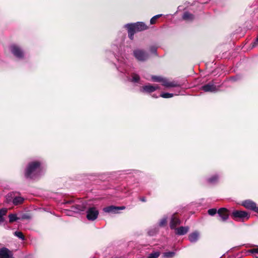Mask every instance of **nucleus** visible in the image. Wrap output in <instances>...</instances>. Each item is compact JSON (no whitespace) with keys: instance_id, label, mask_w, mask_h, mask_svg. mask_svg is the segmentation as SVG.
<instances>
[{"instance_id":"nucleus-4","label":"nucleus","mask_w":258,"mask_h":258,"mask_svg":"<svg viewBox=\"0 0 258 258\" xmlns=\"http://www.w3.org/2000/svg\"><path fill=\"white\" fill-rule=\"evenodd\" d=\"M86 213L87 219L90 221H94L97 218L99 211L95 207H90L87 210Z\"/></svg>"},{"instance_id":"nucleus-12","label":"nucleus","mask_w":258,"mask_h":258,"mask_svg":"<svg viewBox=\"0 0 258 258\" xmlns=\"http://www.w3.org/2000/svg\"><path fill=\"white\" fill-rule=\"evenodd\" d=\"M12 255V252L8 248H0V258H10Z\"/></svg>"},{"instance_id":"nucleus-15","label":"nucleus","mask_w":258,"mask_h":258,"mask_svg":"<svg viewBox=\"0 0 258 258\" xmlns=\"http://www.w3.org/2000/svg\"><path fill=\"white\" fill-rule=\"evenodd\" d=\"M180 224V221L179 219L176 218L174 215H173L171 218L170 227L172 229H176V227Z\"/></svg>"},{"instance_id":"nucleus-13","label":"nucleus","mask_w":258,"mask_h":258,"mask_svg":"<svg viewBox=\"0 0 258 258\" xmlns=\"http://www.w3.org/2000/svg\"><path fill=\"white\" fill-rule=\"evenodd\" d=\"M200 233L198 231H195L188 235V239L191 243H196L200 238Z\"/></svg>"},{"instance_id":"nucleus-16","label":"nucleus","mask_w":258,"mask_h":258,"mask_svg":"<svg viewBox=\"0 0 258 258\" xmlns=\"http://www.w3.org/2000/svg\"><path fill=\"white\" fill-rule=\"evenodd\" d=\"M188 227L181 226L175 229L176 234L179 235H184L188 232Z\"/></svg>"},{"instance_id":"nucleus-10","label":"nucleus","mask_w":258,"mask_h":258,"mask_svg":"<svg viewBox=\"0 0 258 258\" xmlns=\"http://www.w3.org/2000/svg\"><path fill=\"white\" fill-rule=\"evenodd\" d=\"M217 213L223 222L226 221L229 218L228 210L225 208L219 209Z\"/></svg>"},{"instance_id":"nucleus-19","label":"nucleus","mask_w":258,"mask_h":258,"mask_svg":"<svg viewBox=\"0 0 258 258\" xmlns=\"http://www.w3.org/2000/svg\"><path fill=\"white\" fill-rule=\"evenodd\" d=\"M182 18L185 20L189 21L194 19V16L191 14L186 12L184 13Z\"/></svg>"},{"instance_id":"nucleus-7","label":"nucleus","mask_w":258,"mask_h":258,"mask_svg":"<svg viewBox=\"0 0 258 258\" xmlns=\"http://www.w3.org/2000/svg\"><path fill=\"white\" fill-rule=\"evenodd\" d=\"M201 89L205 92H216L219 90L218 88L216 87L213 82H210L209 83L201 87Z\"/></svg>"},{"instance_id":"nucleus-32","label":"nucleus","mask_w":258,"mask_h":258,"mask_svg":"<svg viewBox=\"0 0 258 258\" xmlns=\"http://www.w3.org/2000/svg\"><path fill=\"white\" fill-rule=\"evenodd\" d=\"M157 230L156 229H154L153 230H151L149 231L148 234L150 235H153L156 233H157Z\"/></svg>"},{"instance_id":"nucleus-24","label":"nucleus","mask_w":258,"mask_h":258,"mask_svg":"<svg viewBox=\"0 0 258 258\" xmlns=\"http://www.w3.org/2000/svg\"><path fill=\"white\" fill-rule=\"evenodd\" d=\"M10 222H14L18 219L16 214H10L9 216Z\"/></svg>"},{"instance_id":"nucleus-21","label":"nucleus","mask_w":258,"mask_h":258,"mask_svg":"<svg viewBox=\"0 0 258 258\" xmlns=\"http://www.w3.org/2000/svg\"><path fill=\"white\" fill-rule=\"evenodd\" d=\"M132 79L131 80V82L134 83H138L140 81V77L139 75L133 74L132 76Z\"/></svg>"},{"instance_id":"nucleus-3","label":"nucleus","mask_w":258,"mask_h":258,"mask_svg":"<svg viewBox=\"0 0 258 258\" xmlns=\"http://www.w3.org/2000/svg\"><path fill=\"white\" fill-rule=\"evenodd\" d=\"M133 54L135 57L139 61H146L149 57L148 53L145 50L137 49L134 50Z\"/></svg>"},{"instance_id":"nucleus-30","label":"nucleus","mask_w":258,"mask_h":258,"mask_svg":"<svg viewBox=\"0 0 258 258\" xmlns=\"http://www.w3.org/2000/svg\"><path fill=\"white\" fill-rule=\"evenodd\" d=\"M218 179L217 175H214L213 177L209 179V182L211 183H215Z\"/></svg>"},{"instance_id":"nucleus-23","label":"nucleus","mask_w":258,"mask_h":258,"mask_svg":"<svg viewBox=\"0 0 258 258\" xmlns=\"http://www.w3.org/2000/svg\"><path fill=\"white\" fill-rule=\"evenodd\" d=\"M175 255V252L173 251L166 252L163 253V256L165 258H171Z\"/></svg>"},{"instance_id":"nucleus-6","label":"nucleus","mask_w":258,"mask_h":258,"mask_svg":"<svg viewBox=\"0 0 258 258\" xmlns=\"http://www.w3.org/2000/svg\"><path fill=\"white\" fill-rule=\"evenodd\" d=\"M242 205L247 209L253 211L258 213V207L256 204L251 200H245L242 203Z\"/></svg>"},{"instance_id":"nucleus-27","label":"nucleus","mask_w":258,"mask_h":258,"mask_svg":"<svg viewBox=\"0 0 258 258\" xmlns=\"http://www.w3.org/2000/svg\"><path fill=\"white\" fill-rule=\"evenodd\" d=\"M15 235L22 240L25 239V237L23 233L20 231H16L14 233Z\"/></svg>"},{"instance_id":"nucleus-28","label":"nucleus","mask_w":258,"mask_h":258,"mask_svg":"<svg viewBox=\"0 0 258 258\" xmlns=\"http://www.w3.org/2000/svg\"><path fill=\"white\" fill-rule=\"evenodd\" d=\"M160 255V253L159 252H154L151 253L149 254V255L147 258H158Z\"/></svg>"},{"instance_id":"nucleus-11","label":"nucleus","mask_w":258,"mask_h":258,"mask_svg":"<svg viewBox=\"0 0 258 258\" xmlns=\"http://www.w3.org/2000/svg\"><path fill=\"white\" fill-rule=\"evenodd\" d=\"M11 50L13 54L19 58H22L23 52L21 48L17 45H13L11 46Z\"/></svg>"},{"instance_id":"nucleus-2","label":"nucleus","mask_w":258,"mask_h":258,"mask_svg":"<svg viewBox=\"0 0 258 258\" xmlns=\"http://www.w3.org/2000/svg\"><path fill=\"white\" fill-rule=\"evenodd\" d=\"M152 80L154 82L161 83L163 86L167 88L176 87L179 86V84L176 82H169L167 79L160 76H153Z\"/></svg>"},{"instance_id":"nucleus-31","label":"nucleus","mask_w":258,"mask_h":258,"mask_svg":"<svg viewBox=\"0 0 258 258\" xmlns=\"http://www.w3.org/2000/svg\"><path fill=\"white\" fill-rule=\"evenodd\" d=\"M208 214L211 216H214L217 213L216 209H210L208 211Z\"/></svg>"},{"instance_id":"nucleus-9","label":"nucleus","mask_w":258,"mask_h":258,"mask_svg":"<svg viewBox=\"0 0 258 258\" xmlns=\"http://www.w3.org/2000/svg\"><path fill=\"white\" fill-rule=\"evenodd\" d=\"M125 209V207H116L114 206H110L103 208V211L105 213H118V211L120 210H123Z\"/></svg>"},{"instance_id":"nucleus-1","label":"nucleus","mask_w":258,"mask_h":258,"mask_svg":"<svg viewBox=\"0 0 258 258\" xmlns=\"http://www.w3.org/2000/svg\"><path fill=\"white\" fill-rule=\"evenodd\" d=\"M40 163L35 161L30 163L26 169L25 176L27 178H35L41 175Z\"/></svg>"},{"instance_id":"nucleus-8","label":"nucleus","mask_w":258,"mask_h":258,"mask_svg":"<svg viewBox=\"0 0 258 258\" xmlns=\"http://www.w3.org/2000/svg\"><path fill=\"white\" fill-rule=\"evenodd\" d=\"M231 216L234 219H236L237 218L244 219L245 218L248 219L249 217L246 212L238 210L234 211L232 213Z\"/></svg>"},{"instance_id":"nucleus-17","label":"nucleus","mask_w":258,"mask_h":258,"mask_svg":"<svg viewBox=\"0 0 258 258\" xmlns=\"http://www.w3.org/2000/svg\"><path fill=\"white\" fill-rule=\"evenodd\" d=\"M85 209V206L84 204L82 205H75L72 207L71 211L74 212H79L80 211H83Z\"/></svg>"},{"instance_id":"nucleus-20","label":"nucleus","mask_w":258,"mask_h":258,"mask_svg":"<svg viewBox=\"0 0 258 258\" xmlns=\"http://www.w3.org/2000/svg\"><path fill=\"white\" fill-rule=\"evenodd\" d=\"M126 28L128 31V34L129 38L133 40L134 38V35L136 32L133 28H132L131 27H125Z\"/></svg>"},{"instance_id":"nucleus-26","label":"nucleus","mask_w":258,"mask_h":258,"mask_svg":"<svg viewBox=\"0 0 258 258\" xmlns=\"http://www.w3.org/2000/svg\"><path fill=\"white\" fill-rule=\"evenodd\" d=\"M174 94L172 93H162L161 94L160 96L164 98H169L172 97Z\"/></svg>"},{"instance_id":"nucleus-22","label":"nucleus","mask_w":258,"mask_h":258,"mask_svg":"<svg viewBox=\"0 0 258 258\" xmlns=\"http://www.w3.org/2000/svg\"><path fill=\"white\" fill-rule=\"evenodd\" d=\"M7 212V209H2L0 210V223L4 221L3 216L6 214Z\"/></svg>"},{"instance_id":"nucleus-34","label":"nucleus","mask_w":258,"mask_h":258,"mask_svg":"<svg viewBox=\"0 0 258 258\" xmlns=\"http://www.w3.org/2000/svg\"><path fill=\"white\" fill-rule=\"evenodd\" d=\"M140 200L143 202H145L146 201V198L145 197H142L140 199Z\"/></svg>"},{"instance_id":"nucleus-18","label":"nucleus","mask_w":258,"mask_h":258,"mask_svg":"<svg viewBox=\"0 0 258 258\" xmlns=\"http://www.w3.org/2000/svg\"><path fill=\"white\" fill-rule=\"evenodd\" d=\"M24 199L21 197H16L13 200V203L15 205H17L23 202Z\"/></svg>"},{"instance_id":"nucleus-25","label":"nucleus","mask_w":258,"mask_h":258,"mask_svg":"<svg viewBox=\"0 0 258 258\" xmlns=\"http://www.w3.org/2000/svg\"><path fill=\"white\" fill-rule=\"evenodd\" d=\"M167 217H164L162 219H161L159 223V226L161 227L165 226L167 223Z\"/></svg>"},{"instance_id":"nucleus-14","label":"nucleus","mask_w":258,"mask_h":258,"mask_svg":"<svg viewBox=\"0 0 258 258\" xmlns=\"http://www.w3.org/2000/svg\"><path fill=\"white\" fill-rule=\"evenodd\" d=\"M159 89V87L158 85H148L144 86L143 87L142 91L146 92L148 93H151L155 91V90Z\"/></svg>"},{"instance_id":"nucleus-29","label":"nucleus","mask_w":258,"mask_h":258,"mask_svg":"<svg viewBox=\"0 0 258 258\" xmlns=\"http://www.w3.org/2000/svg\"><path fill=\"white\" fill-rule=\"evenodd\" d=\"M162 16L161 14H159V15H157L154 17H153L151 20H150V23L151 24H154L156 22V20L159 18V17H160L161 16Z\"/></svg>"},{"instance_id":"nucleus-33","label":"nucleus","mask_w":258,"mask_h":258,"mask_svg":"<svg viewBox=\"0 0 258 258\" xmlns=\"http://www.w3.org/2000/svg\"><path fill=\"white\" fill-rule=\"evenodd\" d=\"M151 51L152 52H155L156 51V48L155 47L151 48Z\"/></svg>"},{"instance_id":"nucleus-35","label":"nucleus","mask_w":258,"mask_h":258,"mask_svg":"<svg viewBox=\"0 0 258 258\" xmlns=\"http://www.w3.org/2000/svg\"><path fill=\"white\" fill-rule=\"evenodd\" d=\"M253 251L255 253H258V247L253 249Z\"/></svg>"},{"instance_id":"nucleus-5","label":"nucleus","mask_w":258,"mask_h":258,"mask_svg":"<svg viewBox=\"0 0 258 258\" xmlns=\"http://www.w3.org/2000/svg\"><path fill=\"white\" fill-rule=\"evenodd\" d=\"M125 27H131L136 32L141 31L147 29L148 27L143 22H137L135 24H127Z\"/></svg>"}]
</instances>
